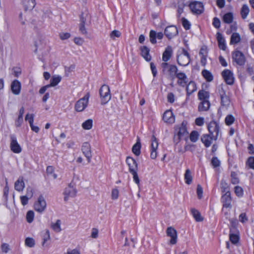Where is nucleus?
Returning <instances> with one entry per match:
<instances>
[{
  "label": "nucleus",
  "mask_w": 254,
  "mask_h": 254,
  "mask_svg": "<svg viewBox=\"0 0 254 254\" xmlns=\"http://www.w3.org/2000/svg\"><path fill=\"white\" fill-rule=\"evenodd\" d=\"M207 128L210 134L213 136L214 140H216L220 131L219 125L216 122L212 121L209 123Z\"/></svg>",
  "instance_id": "39448f33"
},
{
  "label": "nucleus",
  "mask_w": 254,
  "mask_h": 254,
  "mask_svg": "<svg viewBox=\"0 0 254 254\" xmlns=\"http://www.w3.org/2000/svg\"><path fill=\"white\" fill-rule=\"evenodd\" d=\"M189 6L192 12L196 14H200L204 11L203 5L201 2H192L190 4Z\"/></svg>",
  "instance_id": "0eeeda50"
},
{
  "label": "nucleus",
  "mask_w": 254,
  "mask_h": 254,
  "mask_svg": "<svg viewBox=\"0 0 254 254\" xmlns=\"http://www.w3.org/2000/svg\"><path fill=\"white\" fill-rule=\"evenodd\" d=\"M185 179L186 183L188 185L190 184L192 182V176L190 171L189 169H187L186 171V173L185 174Z\"/></svg>",
  "instance_id": "4c0bfd02"
},
{
  "label": "nucleus",
  "mask_w": 254,
  "mask_h": 254,
  "mask_svg": "<svg viewBox=\"0 0 254 254\" xmlns=\"http://www.w3.org/2000/svg\"><path fill=\"white\" fill-rule=\"evenodd\" d=\"M198 98L201 101L208 100L209 98V93L204 90H201L198 93Z\"/></svg>",
  "instance_id": "c756f323"
},
{
  "label": "nucleus",
  "mask_w": 254,
  "mask_h": 254,
  "mask_svg": "<svg viewBox=\"0 0 254 254\" xmlns=\"http://www.w3.org/2000/svg\"><path fill=\"white\" fill-rule=\"evenodd\" d=\"M194 145L193 144H186L184 147L185 151H190L191 152L193 151L194 150Z\"/></svg>",
  "instance_id": "338daca9"
},
{
  "label": "nucleus",
  "mask_w": 254,
  "mask_h": 254,
  "mask_svg": "<svg viewBox=\"0 0 254 254\" xmlns=\"http://www.w3.org/2000/svg\"><path fill=\"white\" fill-rule=\"evenodd\" d=\"M220 98L222 106H227L229 105L230 102V99L223 89H222L221 92L220 93Z\"/></svg>",
  "instance_id": "4be33fe9"
},
{
  "label": "nucleus",
  "mask_w": 254,
  "mask_h": 254,
  "mask_svg": "<svg viewBox=\"0 0 254 254\" xmlns=\"http://www.w3.org/2000/svg\"><path fill=\"white\" fill-rule=\"evenodd\" d=\"M199 134L196 130H193L190 134V138L191 141L195 142L198 138Z\"/></svg>",
  "instance_id": "a19ab883"
},
{
  "label": "nucleus",
  "mask_w": 254,
  "mask_h": 254,
  "mask_svg": "<svg viewBox=\"0 0 254 254\" xmlns=\"http://www.w3.org/2000/svg\"><path fill=\"white\" fill-rule=\"evenodd\" d=\"M163 120L166 123L172 124L175 122V116L171 110L166 111L163 114Z\"/></svg>",
  "instance_id": "dca6fc26"
},
{
  "label": "nucleus",
  "mask_w": 254,
  "mask_h": 254,
  "mask_svg": "<svg viewBox=\"0 0 254 254\" xmlns=\"http://www.w3.org/2000/svg\"><path fill=\"white\" fill-rule=\"evenodd\" d=\"M177 60L179 65H188L190 60L189 53L185 49H183L182 53L177 56Z\"/></svg>",
  "instance_id": "20e7f679"
},
{
  "label": "nucleus",
  "mask_w": 254,
  "mask_h": 254,
  "mask_svg": "<svg viewBox=\"0 0 254 254\" xmlns=\"http://www.w3.org/2000/svg\"><path fill=\"white\" fill-rule=\"evenodd\" d=\"M126 162L128 166L130 173L137 171V164L133 158L127 157L126 159Z\"/></svg>",
  "instance_id": "4468645a"
},
{
  "label": "nucleus",
  "mask_w": 254,
  "mask_h": 254,
  "mask_svg": "<svg viewBox=\"0 0 254 254\" xmlns=\"http://www.w3.org/2000/svg\"><path fill=\"white\" fill-rule=\"evenodd\" d=\"M29 197L27 196H20V200L21 203L23 205H25L28 203Z\"/></svg>",
  "instance_id": "0e129e2a"
},
{
  "label": "nucleus",
  "mask_w": 254,
  "mask_h": 254,
  "mask_svg": "<svg viewBox=\"0 0 254 254\" xmlns=\"http://www.w3.org/2000/svg\"><path fill=\"white\" fill-rule=\"evenodd\" d=\"M141 143L139 138L138 137L136 143L132 148V152L136 156H139L140 154Z\"/></svg>",
  "instance_id": "c85d7f7f"
},
{
  "label": "nucleus",
  "mask_w": 254,
  "mask_h": 254,
  "mask_svg": "<svg viewBox=\"0 0 254 254\" xmlns=\"http://www.w3.org/2000/svg\"><path fill=\"white\" fill-rule=\"evenodd\" d=\"M121 33L118 30H113L110 34L111 38L115 39V37L119 38L121 36Z\"/></svg>",
  "instance_id": "864d4df0"
},
{
  "label": "nucleus",
  "mask_w": 254,
  "mask_h": 254,
  "mask_svg": "<svg viewBox=\"0 0 254 254\" xmlns=\"http://www.w3.org/2000/svg\"><path fill=\"white\" fill-rule=\"evenodd\" d=\"M176 77H177L179 79L177 82L178 84L182 87H184L188 82L187 76L184 72L177 73Z\"/></svg>",
  "instance_id": "2eb2a0df"
},
{
  "label": "nucleus",
  "mask_w": 254,
  "mask_h": 254,
  "mask_svg": "<svg viewBox=\"0 0 254 254\" xmlns=\"http://www.w3.org/2000/svg\"><path fill=\"white\" fill-rule=\"evenodd\" d=\"M130 173L133 175V181L139 186L140 180L138 178L137 171L131 172Z\"/></svg>",
  "instance_id": "13d9d810"
},
{
  "label": "nucleus",
  "mask_w": 254,
  "mask_h": 254,
  "mask_svg": "<svg viewBox=\"0 0 254 254\" xmlns=\"http://www.w3.org/2000/svg\"><path fill=\"white\" fill-rule=\"evenodd\" d=\"M46 207V202L42 195H40L38 201L34 204V209L36 211L40 213L44 211Z\"/></svg>",
  "instance_id": "6e6552de"
},
{
  "label": "nucleus",
  "mask_w": 254,
  "mask_h": 254,
  "mask_svg": "<svg viewBox=\"0 0 254 254\" xmlns=\"http://www.w3.org/2000/svg\"><path fill=\"white\" fill-rule=\"evenodd\" d=\"M182 25L186 30H189L190 28V22L185 18H182Z\"/></svg>",
  "instance_id": "3c124183"
},
{
  "label": "nucleus",
  "mask_w": 254,
  "mask_h": 254,
  "mask_svg": "<svg viewBox=\"0 0 254 254\" xmlns=\"http://www.w3.org/2000/svg\"><path fill=\"white\" fill-rule=\"evenodd\" d=\"M229 238L231 242L234 244L237 243L239 241V236L236 234L230 233L229 234Z\"/></svg>",
  "instance_id": "8fccbe9b"
},
{
  "label": "nucleus",
  "mask_w": 254,
  "mask_h": 254,
  "mask_svg": "<svg viewBox=\"0 0 254 254\" xmlns=\"http://www.w3.org/2000/svg\"><path fill=\"white\" fill-rule=\"evenodd\" d=\"M232 59L239 65H243L246 62L244 55L240 51H235L232 53Z\"/></svg>",
  "instance_id": "423d86ee"
},
{
  "label": "nucleus",
  "mask_w": 254,
  "mask_h": 254,
  "mask_svg": "<svg viewBox=\"0 0 254 254\" xmlns=\"http://www.w3.org/2000/svg\"><path fill=\"white\" fill-rule=\"evenodd\" d=\"M150 41L152 44L156 43V33L154 30H151L149 33Z\"/></svg>",
  "instance_id": "a18cd8bd"
},
{
  "label": "nucleus",
  "mask_w": 254,
  "mask_h": 254,
  "mask_svg": "<svg viewBox=\"0 0 254 254\" xmlns=\"http://www.w3.org/2000/svg\"><path fill=\"white\" fill-rule=\"evenodd\" d=\"M210 103L208 100L202 101L198 105V109L199 112L207 111L209 110Z\"/></svg>",
  "instance_id": "b1692460"
},
{
  "label": "nucleus",
  "mask_w": 254,
  "mask_h": 254,
  "mask_svg": "<svg viewBox=\"0 0 254 254\" xmlns=\"http://www.w3.org/2000/svg\"><path fill=\"white\" fill-rule=\"evenodd\" d=\"M161 67L164 74H168L172 80L175 78L176 75L178 73V68L176 65L170 64L167 63H162Z\"/></svg>",
  "instance_id": "f257e3e1"
},
{
  "label": "nucleus",
  "mask_w": 254,
  "mask_h": 254,
  "mask_svg": "<svg viewBox=\"0 0 254 254\" xmlns=\"http://www.w3.org/2000/svg\"><path fill=\"white\" fill-rule=\"evenodd\" d=\"M212 139H214V138L210 134H203L201 138V141L206 147L210 146Z\"/></svg>",
  "instance_id": "393cba45"
},
{
  "label": "nucleus",
  "mask_w": 254,
  "mask_h": 254,
  "mask_svg": "<svg viewBox=\"0 0 254 254\" xmlns=\"http://www.w3.org/2000/svg\"><path fill=\"white\" fill-rule=\"evenodd\" d=\"M172 53L173 50L171 46H167L162 55V60L164 62V63H166L170 60L172 56Z\"/></svg>",
  "instance_id": "6ab92c4d"
},
{
  "label": "nucleus",
  "mask_w": 254,
  "mask_h": 254,
  "mask_svg": "<svg viewBox=\"0 0 254 254\" xmlns=\"http://www.w3.org/2000/svg\"><path fill=\"white\" fill-rule=\"evenodd\" d=\"M99 94L101 99L102 104H106L111 98L110 88L109 86L106 84H104L101 87L99 90Z\"/></svg>",
  "instance_id": "f03ea898"
},
{
  "label": "nucleus",
  "mask_w": 254,
  "mask_h": 254,
  "mask_svg": "<svg viewBox=\"0 0 254 254\" xmlns=\"http://www.w3.org/2000/svg\"><path fill=\"white\" fill-rule=\"evenodd\" d=\"M186 90L187 95L190 96V94L196 90L195 83L192 81H190L186 87Z\"/></svg>",
  "instance_id": "a878e982"
},
{
  "label": "nucleus",
  "mask_w": 254,
  "mask_h": 254,
  "mask_svg": "<svg viewBox=\"0 0 254 254\" xmlns=\"http://www.w3.org/2000/svg\"><path fill=\"white\" fill-rule=\"evenodd\" d=\"M195 124L198 126H201L204 124V119L203 118H197L195 121Z\"/></svg>",
  "instance_id": "774afa93"
},
{
  "label": "nucleus",
  "mask_w": 254,
  "mask_h": 254,
  "mask_svg": "<svg viewBox=\"0 0 254 254\" xmlns=\"http://www.w3.org/2000/svg\"><path fill=\"white\" fill-rule=\"evenodd\" d=\"M202 75L208 82H210L212 81L213 79V77L212 73L206 69H204L202 71Z\"/></svg>",
  "instance_id": "72a5a7b5"
},
{
  "label": "nucleus",
  "mask_w": 254,
  "mask_h": 254,
  "mask_svg": "<svg viewBox=\"0 0 254 254\" xmlns=\"http://www.w3.org/2000/svg\"><path fill=\"white\" fill-rule=\"evenodd\" d=\"M81 150L85 157L87 158L88 162L90 163L92 158L90 144L87 142H84L82 145Z\"/></svg>",
  "instance_id": "9b49d317"
},
{
  "label": "nucleus",
  "mask_w": 254,
  "mask_h": 254,
  "mask_svg": "<svg viewBox=\"0 0 254 254\" xmlns=\"http://www.w3.org/2000/svg\"><path fill=\"white\" fill-rule=\"evenodd\" d=\"M60 226L61 221L60 220H57L55 223L52 224V227L53 229L56 232H60L61 231Z\"/></svg>",
  "instance_id": "c03bdc74"
},
{
  "label": "nucleus",
  "mask_w": 254,
  "mask_h": 254,
  "mask_svg": "<svg viewBox=\"0 0 254 254\" xmlns=\"http://www.w3.org/2000/svg\"><path fill=\"white\" fill-rule=\"evenodd\" d=\"M196 191L198 198H201L202 196L203 190L202 188L201 187L200 185H198L197 186Z\"/></svg>",
  "instance_id": "052dcab7"
},
{
  "label": "nucleus",
  "mask_w": 254,
  "mask_h": 254,
  "mask_svg": "<svg viewBox=\"0 0 254 254\" xmlns=\"http://www.w3.org/2000/svg\"><path fill=\"white\" fill-rule=\"evenodd\" d=\"M10 147L11 150L15 153H19L21 152V147L17 141L16 137L14 135L10 136Z\"/></svg>",
  "instance_id": "1a4fd4ad"
},
{
  "label": "nucleus",
  "mask_w": 254,
  "mask_h": 254,
  "mask_svg": "<svg viewBox=\"0 0 254 254\" xmlns=\"http://www.w3.org/2000/svg\"><path fill=\"white\" fill-rule=\"evenodd\" d=\"M64 193L65 195L74 197L76 194V190L69 185L68 187L65 189Z\"/></svg>",
  "instance_id": "7c9ffc66"
},
{
  "label": "nucleus",
  "mask_w": 254,
  "mask_h": 254,
  "mask_svg": "<svg viewBox=\"0 0 254 254\" xmlns=\"http://www.w3.org/2000/svg\"><path fill=\"white\" fill-rule=\"evenodd\" d=\"M211 163L214 168H216L219 166L220 162L217 157H213L211 159Z\"/></svg>",
  "instance_id": "5fc2aeb1"
},
{
  "label": "nucleus",
  "mask_w": 254,
  "mask_h": 254,
  "mask_svg": "<svg viewBox=\"0 0 254 254\" xmlns=\"http://www.w3.org/2000/svg\"><path fill=\"white\" fill-rule=\"evenodd\" d=\"M177 134L183 139L187 140L188 136V132L187 131L186 125L185 123H182Z\"/></svg>",
  "instance_id": "a211bd4d"
},
{
  "label": "nucleus",
  "mask_w": 254,
  "mask_h": 254,
  "mask_svg": "<svg viewBox=\"0 0 254 254\" xmlns=\"http://www.w3.org/2000/svg\"><path fill=\"white\" fill-rule=\"evenodd\" d=\"M166 234L168 237L171 238L170 243L171 245H175L177 241V232L173 227H169L166 230Z\"/></svg>",
  "instance_id": "f8f14e48"
},
{
  "label": "nucleus",
  "mask_w": 254,
  "mask_h": 254,
  "mask_svg": "<svg viewBox=\"0 0 254 254\" xmlns=\"http://www.w3.org/2000/svg\"><path fill=\"white\" fill-rule=\"evenodd\" d=\"M168 101L170 103H173L175 101V96L173 93H169L167 95Z\"/></svg>",
  "instance_id": "e2e57ef3"
},
{
  "label": "nucleus",
  "mask_w": 254,
  "mask_h": 254,
  "mask_svg": "<svg viewBox=\"0 0 254 254\" xmlns=\"http://www.w3.org/2000/svg\"><path fill=\"white\" fill-rule=\"evenodd\" d=\"M164 34L168 39H171L178 34V29L174 25L167 26L165 29Z\"/></svg>",
  "instance_id": "9d476101"
},
{
  "label": "nucleus",
  "mask_w": 254,
  "mask_h": 254,
  "mask_svg": "<svg viewBox=\"0 0 254 254\" xmlns=\"http://www.w3.org/2000/svg\"><path fill=\"white\" fill-rule=\"evenodd\" d=\"M89 97L90 93L87 92L83 98H80L76 102L74 108L77 112H82L86 108Z\"/></svg>",
  "instance_id": "7ed1b4c3"
},
{
  "label": "nucleus",
  "mask_w": 254,
  "mask_h": 254,
  "mask_svg": "<svg viewBox=\"0 0 254 254\" xmlns=\"http://www.w3.org/2000/svg\"><path fill=\"white\" fill-rule=\"evenodd\" d=\"M140 49L141 51V55L146 61H150L151 59V57L149 54L150 49L145 46L141 47Z\"/></svg>",
  "instance_id": "412c9836"
},
{
  "label": "nucleus",
  "mask_w": 254,
  "mask_h": 254,
  "mask_svg": "<svg viewBox=\"0 0 254 254\" xmlns=\"http://www.w3.org/2000/svg\"><path fill=\"white\" fill-rule=\"evenodd\" d=\"M247 164L250 168L254 170V157H250L248 159Z\"/></svg>",
  "instance_id": "6e6d98bb"
},
{
  "label": "nucleus",
  "mask_w": 254,
  "mask_h": 254,
  "mask_svg": "<svg viewBox=\"0 0 254 254\" xmlns=\"http://www.w3.org/2000/svg\"><path fill=\"white\" fill-rule=\"evenodd\" d=\"M249 12V9L248 6L246 4L243 5L241 11L242 18L245 19L247 16Z\"/></svg>",
  "instance_id": "ea45409f"
},
{
  "label": "nucleus",
  "mask_w": 254,
  "mask_h": 254,
  "mask_svg": "<svg viewBox=\"0 0 254 254\" xmlns=\"http://www.w3.org/2000/svg\"><path fill=\"white\" fill-rule=\"evenodd\" d=\"M70 37V34L69 33H62L60 34V37L63 40L67 39Z\"/></svg>",
  "instance_id": "69168bd1"
},
{
  "label": "nucleus",
  "mask_w": 254,
  "mask_h": 254,
  "mask_svg": "<svg viewBox=\"0 0 254 254\" xmlns=\"http://www.w3.org/2000/svg\"><path fill=\"white\" fill-rule=\"evenodd\" d=\"M235 121V118L232 115H228L225 118V124L228 126H230L234 123Z\"/></svg>",
  "instance_id": "37998d69"
},
{
  "label": "nucleus",
  "mask_w": 254,
  "mask_h": 254,
  "mask_svg": "<svg viewBox=\"0 0 254 254\" xmlns=\"http://www.w3.org/2000/svg\"><path fill=\"white\" fill-rule=\"evenodd\" d=\"M216 35L219 48L220 49L225 51L226 49V46L225 45V41L224 38H223L222 35L219 32H218Z\"/></svg>",
  "instance_id": "5701e85b"
},
{
  "label": "nucleus",
  "mask_w": 254,
  "mask_h": 254,
  "mask_svg": "<svg viewBox=\"0 0 254 254\" xmlns=\"http://www.w3.org/2000/svg\"><path fill=\"white\" fill-rule=\"evenodd\" d=\"M88 15L82 13L80 16V24H85Z\"/></svg>",
  "instance_id": "680f3d73"
},
{
  "label": "nucleus",
  "mask_w": 254,
  "mask_h": 254,
  "mask_svg": "<svg viewBox=\"0 0 254 254\" xmlns=\"http://www.w3.org/2000/svg\"><path fill=\"white\" fill-rule=\"evenodd\" d=\"M213 25L216 28H219L220 27V21L217 17H214L213 20Z\"/></svg>",
  "instance_id": "bf43d9fd"
},
{
  "label": "nucleus",
  "mask_w": 254,
  "mask_h": 254,
  "mask_svg": "<svg viewBox=\"0 0 254 254\" xmlns=\"http://www.w3.org/2000/svg\"><path fill=\"white\" fill-rule=\"evenodd\" d=\"M92 120L88 119L82 123V127L85 129H90L92 127Z\"/></svg>",
  "instance_id": "58836bf2"
},
{
  "label": "nucleus",
  "mask_w": 254,
  "mask_h": 254,
  "mask_svg": "<svg viewBox=\"0 0 254 254\" xmlns=\"http://www.w3.org/2000/svg\"><path fill=\"white\" fill-rule=\"evenodd\" d=\"M24 187L25 185L23 182V177L19 178V179L15 183V189L19 191H22L24 188Z\"/></svg>",
  "instance_id": "bb28decb"
},
{
  "label": "nucleus",
  "mask_w": 254,
  "mask_h": 254,
  "mask_svg": "<svg viewBox=\"0 0 254 254\" xmlns=\"http://www.w3.org/2000/svg\"><path fill=\"white\" fill-rule=\"evenodd\" d=\"M231 183L233 184H237L239 182V179L237 177V174L235 172H232L231 174Z\"/></svg>",
  "instance_id": "49530a36"
},
{
  "label": "nucleus",
  "mask_w": 254,
  "mask_h": 254,
  "mask_svg": "<svg viewBox=\"0 0 254 254\" xmlns=\"http://www.w3.org/2000/svg\"><path fill=\"white\" fill-rule=\"evenodd\" d=\"M151 149L157 150L158 146V143L157 140V138L155 137L154 135H152L151 138Z\"/></svg>",
  "instance_id": "09e8293b"
},
{
  "label": "nucleus",
  "mask_w": 254,
  "mask_h": 254,
  "mask_svg": "<svg viewBox=\"0 0 254 254\" xmlns=\"http://www.w3.org/2000/svg\"><path fill=\"white\" fill-rule=\"evenodd\" d=\"M11 89L15 95H18L20 92L21 83L17 80H13L11 84Z\"/></svg>",
  "instance_id": "f3484780"
},
{
  "label": "nucleus",
  "mask_w": 254,
  "mask_h": 254,
  "mask_svg": "<svg viewBox=\"0 0 254 254\" xmlns=\"http://www.w3.org/2000/svg\"><path fill=\"white\" fill-rule=\"evenodd\" d=\"M23 4L25 10H31L36 5L35 0H24Z\"/></svg>",
  "instance_id": "cd10ccee"
},
{
  "label": "nucleus",
  "mask_w": 254,
  "mask_h": 254,
  "mask_svg": "<svg viewBox=\"0 0 254 254\" xmlns=\"http://www.w3.org/2000/svg\"><path fill=\"white\" fill-rule=\"evenodd\" d=\"M241 41V37L238 33H233L231 36L230 44H236Z\"/></svg>",
  "instance_id": "2f4dec72"
},
{
  "label": "nucleus",
  "mask_w": 254,
  "mask_h": 254,
  "mask_svg": "<svg viewBox=\"0 0 254 254\" xmlns=\"http://www.w3.org/2000/svg\"><path fill=\"white\" fill-rule=\"evenodd\" d=\"M223 21L224 22L230 24L233 20V15L231 12H228L225 14L223 16Z\"/></svg>",
  "instance_id": "473e14b6"
},
{
  "label": "nucleus",
  "mask_w": 254,
  "mask_h": 254,
  "mask_svg": "<svg viewBox=\"0 0 254 254\" xmlns=\"http://www.w3.org/2000/svg\"><path fill=\"white\" fill-rule=\"evenodd\" d=\"M61 79L60 76H53L50 80V84L48 85H50V87L55 86L61 81Z\"/></svg>",
  "instance_id": "e433bc0d"
},
{
  "label": "nucleus",
  "mask_w": 254,
  "mask_h": 254,
  "mask_svg": "<svg viewBox=\"0 0 254 254\" xmlns=\"http://www.w3.org/2000/svg\"><path fill=\"white\" fill-rule=\"evenodd\" d=\"M220 185L222 192H225V194H230L228 185L225 181L222 180L221 181Z\"/></svg>",
  "instance_id": "f704fd0d"
},
{
  "label": "nucleus",
  "mask_w": 254,
  "mask_h": 254,
  "mask_svg": "<svg viewBox=\"0 0 254 254\" xmlns=\"http://www.w3.org/2000/svg\"><path fill=\"white\" fill-rule=\"evenodd\" d=\"M222 75L227 84L232 85L234 83L233 73L229 69H225L222 72Z\"/></svg>",
  "instance_id": "ddd939ff"
},
{
  "label": "nucleus",
  "mask_w": 254,
  "mask_h": 254,
  "mask_svg": "<svg viewBox=\"0 0 254 254\" xmlns=\"http://www.w3.org/2000/svg\"><path fill=\"white\" fill-rule=\"evenodd\" d=\"M221 201L223 203V206L226 208L231 207V201L232 199L230 194H224L221 197Z\"/></svg>",
  "instance_id": "aec40b11"
},
{
  "label": "nucleus",
  "mask_w": 254,
  "mask_h": 254,
  "mask_svg": "<svg viewBox=\"0 0 254 254\" xmlns=\"http://www.w3.org/2000/svg\"><path fill=\"white\" fill-rule=\"evenodd\" d=\"M25 244L27 247L33 248L35 245V240L32 238H26L25 240Z\"/></svg>",
  "instance_id": "79ce46f5"
},
{
  "label": "nucleus",
  "mask_w": 254,
  "mask_h": 254,
  "mask_svg": "<svg viewBox=\"0 0 254 254\" xmlns=\"http://www.w3.org/2000/svg\"><path fill=\"white\" fill-rule=\"evenodd\" d=\"M235 192L238 197H241L243 195V189L239 186L235 187Z\"/></svg>",
  "instance_id": "603ef678"
},
{
  "label": "nucleus",
  "mask_w": 254,
  "mask_h": 254,
  "mask_svg": "<svg viewBox=\"0 0 254 254\" xmlns=\"http://www.w3.org/2000/svg\"><path fill=\"white\" fill-rule=\"evenodd\" d=\"M34 213L32 210H29L26 214V220L28 223H31L34 219Z\"/></svg>",
  "instance_id": "de8ad7c7"
},
{
  "label": "nucleus",
  "mask_w": 254,
  "mask_h": 254,
  "mask_svg": "<svg viewBox=\"0 0 254 254\" xmlns=\"http://www.w3.org/2000/svg\"><path fill=\"white\" fill-rule=\"evenodd\" d=\"M191 213L197 222H200L203 220V218L201 217L199 212L194 208L191 209Z\"/></svg>",
  "instance_id": "c9c22d12"
},
{
  "label": "nucleus",
  "mask_w": 254,
  "mask_h": 254,
  "mask_svg": "<svg viewBox=\"0 0 254 254\" xmlns=\"http://www.w3.org/2000/svg\"><path fill=\"white\" fill-rule=\"evenodd\" d=\"M50 239V232L49 230H46L45 234L43 236L42 246H44L46 242Z\"/></svg>",
  "instance_id": "4d7b16f0"
}]
</instances>
